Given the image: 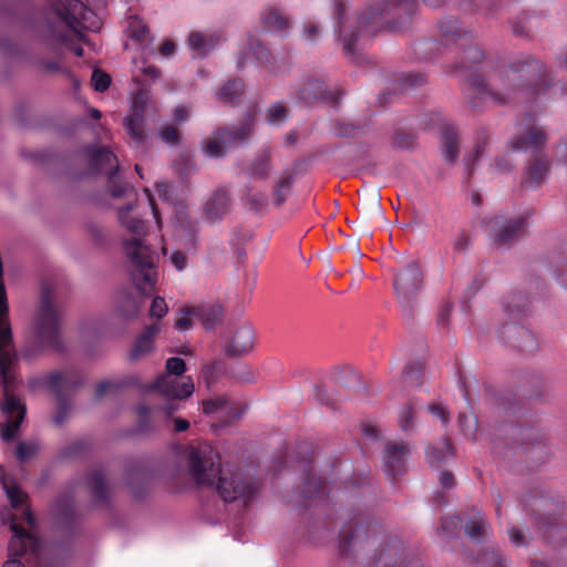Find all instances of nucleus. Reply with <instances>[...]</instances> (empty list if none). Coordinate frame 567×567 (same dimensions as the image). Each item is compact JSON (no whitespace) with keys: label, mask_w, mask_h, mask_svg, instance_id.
<instances>
[{"label":"nucleus","mask_w":567,"mask_h":567,"mask_svg":"<svg viewBox=\"0 0 567 567\" xmlns=\"http://www.w3.org/2000/svg\"><path fill=\"white\" fill-rule=\"evenodd\" d=\"M467 84L466 97L472 109H478L487 101L505 105L518 92H526L528 96H545L547 100L567 94L566 84L551 82L543 62L529 55L513 61L488 83L482 75L471 73Z\"/></svg>","instance_id":"1"},{"label":"nucleus","mask_w":567,"mask_h":567,"mask_svg":"<svg viewBox=\"0 0 567 567\" xmlns=\"http://www.w3.org/2000/svg\"><path fill=\"white\" fill-rule=\"evenodd\" d=\"M424 4L437 8L444 0H422ZM417 10V0H380L367 4L357 18V30L348 32L344 28V1L336 0L334 16L343 53L350 60L357 59L355 44L360 37L375 35L381 31H399L408 27Z\"/></svg>","instance_id":"2"},{"label":"nucleus","mask_w":567,"mask_h":567,"mask_svg":"<svg viewBox=\"0 0 567 567\" xmlns=\"http://www.w3.org/2000/svg\"><path fill=\"white\" fill-rule=\"evenodd\" d=\"M101 25L97 14L81 0H50L33 28L43 40L64 44L76 56H82L84 51L80 43L86 41L83 31L96 32Z\"/></svg>","instance_id":"3"},{"label":"nucleus","mask_w":567,"mask_h":567,"mask_svg":"<svg viewBox=\"0 0 567 567\" xmlns=\"http://www.w3.org/2000/svg\"><path fill=\"white\" fill-rule=\"evenodd\" d=\"M188 474L199 486H215L225 503H249L258 493V484L239 472L220 465V457L209 445L190 446L187 454Z\"/></svg>","instance_id":"4"},{"label":"nucleus","mask_w":567,"mask_h":567,"mask_svg":"<svg viewBox=\"0 0 567 567\" xmlns=\"http://www.w3.org/2000/svg\"><path fill=\"white\" fill-rule=\"evenodd\" d=\"M132 204L118 209L121 224L131 233L132 238L123 241L124 252L130 261L131 277L135 288L142 295L152 292L156 285L155 251L145 244L146 225L142 219L130 216Z\"/></svg>","instance_id":"5"},{"label":"nucleus","mask_w":567,"mask_h":567,"mask_svg":"<svg viewBox=\"0 0 567 567\" xmlns=\"http://www.w3.org/2000/svg\"><path fill=\"white\" fill-rule=\"evenodd\" d=\"M547 141L546 132L535 124L534 115L525 114L518 124L517 135L511 141L513 151H530L532 158L528 161L525 171L524 185L527 188L536 189L546 179L550 163L547 154L544 152V145Z\"/></svg>","instance_id":"6"},{"label":"nucleus","mask_w":567,"mask_h":567,"mask_svg":"<svg viewBox=\"0 0 567 567\" xmlns=\"http://www.w3.org/2000/svg\"><path fill=\"white\" fill-rule=\"evenodd\" d=\"M166 372L158 374L154 381L144 383L137 375H130L127 384L136 385L142 392H155L166 400H185L194 392V382L190 377L181 379L186 371L183 359L172 357L166 360Z\"/></svg>","instance_id":"7"},{"label":"nucleus","mask_w":567,"mask_h":567,"mask_svg":"<svg viewBox=\"0 0 567 567\" xmlns=\"http://www.w3.org/2000/svg\"><path fill=\"white\" fill-rule=\"evenodd\" d=\"M439 30L445 45H456L465 54L455 66L456 70H467L471 64L478 63L484 58L483 50L474 43L473 32L455 18H444L439 22Z\"/></svg>","instance_id":"8"},{"label":"nucleus","mask_w":567,"mask_h":567,"mask_svg":"<svg viewBox=\"0 0 567 567\" xmlns=\"http://www.w3.org/2000/svg\"><path fill=\"white\" fill-rule=\"evenodd\" d=\"M53 292L51 288L44 285L41 289V302L34 323V330L38 341L52 349H61V311L55 307L52 300Z\"/></svg>","instance_id":"9"},{"label":"nucleus","mask_w":567,"mask_h":567,"mask_svg":"<svg viewBox=\"0 0 567 567\" xmlns=\"http://www.w3.org/2000/svg\"><path fill=\"white\" fill-rule=\"evenodd\" d=\"M526 503L536 515V522L544 539L554 546L565 544L567 542V525L560 518V505L543 496L528 498Z\"/></svg>","instance_id":"10"},{"label":"nucleus","mask_w":567,"mask_h":567,"mask_svg":"<svg viewBox=\"0 0 567 567\" xmlns=\"http://www.w3.org/2000/svg\"><path fill=\"white\" fill-rule=\"evenodd\" d=\"M85 154L92 174L107 175L110 194L115 198L127 196L132 188L118 174L117 157L107 147L94 145L86 146Z\"/></svg>","instance_id":"11"},{"label":"nucleus","mask_w":567,"mask_h":567,"mask_svg":"<svg viewBox=\"0 0 567 567\" xmlns=\"http://www.w3.org/2000/svg\"><path fill=\"white\" fill-rule=\"evenodd\" d=\"M297 463L302 471V484L298 489L300 498L305 505L310 499H322L327 493V483L321 477L312 474L311 462L313 458V451L310 444L301 443L297 447Z\"/></svg>","instance_id":"12"},{"label":"nucleus","mask_w":567,"mask_h":567,"mask_svg":"<svg viewBox=\"0 0 567 567\" xmlns=\"http://www.w3.org/2000/svg\"><path fill=\"white\" fill-rule=\"evenodd\" d=\"M82 384L81 375L75 371L54 372L48 378V385L58 401L54 423L61 425L68 417L71 405L68 393L74 392Z\"/></svg>","instance_id":"13"},{"label":"nucleus","mask_w":567,"mask_h":567,"mask_svg":"<svg viewBox=\"0 0 567 567\" xmlns=\"http://www.w3.org/2000/svg\"><path fill=\"white\" fill-rule=\"evenodd\" d=\"M2 520L10 524V529L13 533L8 546L10 556L18 558L29 553L35 559L39 558L42 548L40 538L24 529L17 522L14 514H3Z\"/></svg>","instance_id":"14"},{"label":"nucleus","mask_w":567,"mask_h":567,"mask_svg":"<svg viewBox=\"0 0 567 567\" xmlns=\"http://www.w3.org/2000/svg\"><path fill=\"white\" fill-rule=\"evenodd\" d=\"M378 526L372 522L354 520L346 524L340 532L339 554L350 556L358 549L365 548L370 543V534H375Z\"/></svg>","instance_id":"15"},{"label":"nucleus","mask_w":567,"mask_h":567,"mask_svg":"<svg viewBox=\"0 0 567 567\" xmlns=\"http://www.w3.org/2000/svg\"><path fill=\"white\" fill-rule=\"evenodd\" d=\"M295 94L299 101L306 104H311L317 101L338 104L343 96V91L339 89L328 90L322 80L308 78L298 84Z\"/></svg>","instance_id":"16"},{"label":"nucleus","mask_w":567,"mask_h":567,"mask_svg":"<svg viewBox=\"0 0 567 567\" xmlns=\"http://www.w3.org/2000/svg\"><path fill=\"white\" fill-rule=\"evenodd\" d=\"M411 453L410 446L403 441H389L383 450V470L389 480L395 482L406 473V461Z\"/></svg>","instance_id":"17"},{"label":"nucleus","mask_w":567,"mask_h":567,"mask_svg":"<svg viewBox=\"0 0 567 567\" xmlns=\"http://www.w3.org/2000/svg\"><path fill=\"white\" fill-rule=\"evenodd\" d=\"M529 215L519 216L514 219H506L503 216H495L487 221L493 239L497 245H508L525 234Z\"/></svg>","instance_id":"18"},{"label":"nucleus","mask_w":567,"mask_h":567,"mask_svg":"<svg viewBox=\"0 0 567 567\" xmlns=\"http://www.w3.org/2000/svg\"><path fill=\"white\" fill-rule=\"evenodd\" d=\"M422 284V272L416 262H410L394 277V290L400 303L406 308L417 293Z\"/></svg>","instance_id":"19"},{"label":"nucleus","mask_w":567,"mask_h":567,"mask_svg":"<svg viewBox=\"0 0 567 567\" xmlns=\"http://www.w3.org/2000/svg\"><path fill=\"white\" fill-rule=\"evenodd\" d=\"M145 111V101L143 100L141 94L136 95L133 100L130 114L125 118V128L127 134L137 145L143 144L146 137L144 128Z\"/></svg>","instance_id":"20"},{"label":"nucleus","mask_w":567,"mask_h":567,"mask_svg":"<svg viewBox=\"0 0 567 567\" xmlns=\"http://www.w3.org/2000/svg\"><path fill=\"white\" fill-rule=\"evenodd\" d=\"M501 338L522 351H532L536 347L535 338L525 327L509 322L502 327Z\"/></svg>","instance_id":"21"},{"label":"nucleus","mask_w":567,"mask_h":567,"mask_svg":"<svg viewBox=\"0 0 567 567\" xmlns=\"http://www.w3.org/2000/svg\"><path fill=\"white\" fill-rule=\"evenodd\" d=\"M255 341V332L251 326L244 324L239 327L230 341L226 344V354L230 358L240 357L248 353Z\"/></svg>","instance_id":"22"},{"label":"nucleus","mask_w":567,"mask_h":567,"mask_svg":"<svg viewBox=\"0 0 567 567\" xmlns=\"http://www.w3.org/2000/svg\"><path fill=\"white\" fill-rule=\"evenodd\" d=\"M271 169V150L270 147H264L257 153L256 157L245 166L244 173L251 179L266 181L270 176Z\"/></svg>","instance_id":"23"},{"label":"nucleus","mask_w":567,"mask_h":567,"mask_svg":"<svg viewBox=\"0 0 567 567\" xmlns=\"http://www.w3.org/2000/svg\"><path fill=\"white\" fill-rule=\"evenodd\" d=\"M252 123L246 121L239 125L225 126L217 130V138L228 150L246 142L252 134Z\"/></svg>","instance_id":"24"},{"label":"nucleus","mask_w":567,"mask_h":567,"mask_svg":"<svg viewBox=\"0 0 567 567\" xmlns=\"http://www.w3.org/2000/svg\"><path fill=\"white\" fill-rule=\"evenodd\" d=\"M442 154L444 159L454 164L460 154V136L456 127L452 124H443L441 127Z\"/></svg>","instance_id":"25"},{"label":"nucleus","mask_w":567,"mask_h":567,"mask_svg":"<svg viewBox=\"0 0 567 567\" xmlns=\"http://www.w3.org/2000/svg\"><path fill=\"white\" fill-rule=\"evenodd\" d=\"M230 197L225 189H217L205 204V215L210 221L219 220L229 209Z\"/></svg>","instance_id":"26"},{"label":"nucleus","mask_w":567,"mask_h":567,"mask_svg":"<svg viewBox=\"0 0 567 567\" xmlns=\"http://www.w3.org/2000/svg\"><path fill=\"white\" fill-rule=\"evenodd\" d=\"M158 323H152L137 337L130 352L131 360L135 361L150 353L154 348V338L159 332Z\"/></svg>","instance_id":"27"},{"label":"nucleus","mask_w":567,"mask_h":567,"mask_svg":"<svg viewBox=\"0 0 567 567\" xmlns=\"http://www.w3.org/2000/svg\"><path fill=\"white\" fill-rule=\"evenodd\" d=\"M203 412L205 414L219 413L225 414L226 419L220 417V427L226 426L233 420L238 419L240 416L239 410L235 406L229 405L228 401L224 398H216L212 400H206L203 402Z\"/></svg>","instance_id":"28"},{"label":"nucleus","mask_w":567,"mask_h":567,"mask_svg":"<svg viewBox=\"0 0 567 567\" xmlns=\"http://www.w3.org/2000/svg\"><path fill=\"white\" fill-rule=\"evenodd\" d=\"M260 23L268 31L286 32L289 27V19L276 7H267L260 13Z\"/></svg>","instance_id":"29"},{"label":"nucleus","mask_w":567,"mask_h":567,"mask_svg":"<svg viewBox=\"0 0 567 567\" xmlns=\"http://www.w3.org/2000/svg\"><path fill=\"white\" fill-rule=\"evenodd\" d=\"M187 312L192 315L193 318L200 320L206 329H212L220 320L223 309L220 305H209L197 308H188Z\"/></svg>","instance_id":"30"},{"label":"nucleus","mask_w":567,"mask_h":567,"mask_svg":"<svg viewBox=\"0 0 567 567\" xmlns=\"http://www.w3.org/2000/svg\"><path fill=\"white\" fill-rule=\"evenodd\" d=\"M90 493L97 504H106L109 501V487L102 470H93L89 476Z\"/></svg>","instance_id":"31"},{"label":"nucleus","mask_w":567,"mask_h":567,"mask_svg":"<svg viewBox=\"0 0 567 567\" xmlns=\"http://www.w3.org/2000/svg\"><path fill=\"white\" fill-rule=\"evenodd\" d=\"M219 42V37L215 33L192 32L188 37L189 47L200 56L206 55Z\"/></svg>","instance_id":"32"},{"label":"nucleus","mask_w":567,"mask_h":567,"mask_svg":"<svg viewBox=\"0 0 567 567\" xmlns=\"http://www.w3.org/2000/svg\"><path fill=\"white\" fill-rule=\"evenodd\" d=\"M489 525L484 515L476 511L465 525V534L475 543H481L485 539Z\"/></svg>","instance_id":"33"},{"label":"nucleus","mask_w":567,"mask_h":567,"mask_svg":"<svg viewBox=\"0 0 567 567\" xmlns=\"http://www.w3.org/2000/svg\"><path fill=\"white\" fill-rule=\"evenodd\" d=\"M453 446L450 439L444 437L437 446L426 450V460L432 467H440L450 456H453Z\"/></svg>","instance_id":"34"},{"label":"nucleus","mask_w":567,"mask_h":567,"mask_svg":"<svg viewBox=\"0 0 567 567\" xmlns=\"http://www.w3.org/2000/svg\"><path fill=\"white\" fill-rule=\"evenodd\" d=\"M127 34L131 39L135 40L141 47H147L152 42L150 29L137 17L131 18L127 27Z\"/></svg>","instance_id":"35"},{"label":"nucleus","mask_w":567,"mask_h":567,"mask_svg":"<svg viewBox=\"0 0 567 567\" xmlns=\"http://www.w3.org/2000/svg\"><path fill=\"white\" fill-rule=\"evenodd\" d=\"M244 92V82L235 79L226 82L217 92V97L221 103L235 102Z\"/></svg>","instance_id":"36"},{"label":"nucleus","mask_w":567,"mask_h":567,"mask_svg":"<svg viewBox=\"0 0 567 567\" xmlns=\"http://www.w3.org/2000/svg\"><path fill=\"white\" fill-rule=\"evenodd\" d=\"M487 138V131L485 128H480L476 133L475 145L466 158V168L470 175L473 173L474 164L481 158L485 151Z\"/></svg>","instance_id":"37"},{"label":"nucleus","mask_w":567,"mask_h":567,"mask_svg":"<svg viewBox=\"0 0 567 567\" xmlns=\"http://www.w3.org/2000/svg\"><path fill=\"white\" fill-rule=\"evenodd\" d=\"M0 483L10 501L11 507L18 509L24 503L27 495L20 489V487L13 483H9L7 477L1 474Z\"/></svg>","instance_id":"38"},{"label":"nucleus","mask_w":567,"mask_h":567,"mask_svg":"<svg viewBox=\"0 0 567 567\" xmlns=\"http://www.w3.org/2000/svg\"><path fill=\"white\" fill-rule=\"evenodd\" d=\"M477 564L486 567H506L505 559L495 549L481 553L475 559Z\"/></svg>","instance_id":"39"},{"label":"nucleus","mask_w":567,"mask_h":567,"mask_svg":"<svg viewBox=\"0 0 567 567\" xmlns=\"http://www.w3.org/2000/svg\"><path fill=\"white\" fill-rule=\"evenodd\" d=\"M526 307L527 298L520 292L508 296L504 301V309L509 315L523 312Z\"/></svg>","instance_id":"40"},{"label":"nucleus","mask_w":567,"mask_h":567,"mask_svg":"<svg viewBox=\"0 0 567 567\" xmlns=\"http://www.w3.org/2000/svg\"><path fill=\"white\" fill-rule=\"evenodd\" d=\"M362 131L363 127L361 125H355L343 121L336 122L333 127L334 135L343 138L357 137L359 134L362 133Z\"/></svg>","instance_id":"41"},{"label":"nucleus","mask_w":567,"mask_h":567,"mask_svg":"<svg viewBox=\"0 0 567 567\" xmlns=\"http://www.w3.org/2000/svg\"><path fill=\"white\" fill-rule=\"evenodd\" d=\"M55 511L65 523H72L74 520L73 503L69 497H59L55 502Z\"/></svg>","instance_id":"42"},{"label":"nucleus","mask_w":567,"mask_h":567,"mask_svg":"<svg viewBox=\"0 0 567 567\" xmlns=\"http://www.w3.org/2000/svg\"><path fill=\"white\" fill-rule=\"evenodd\" d=\"M130 377L125 378L124 380L120 381H109L104 380L96 384L95 386V399L103 398L106 393L113 392L122 386H130V388H136V385H130L127 384V379Z\"/></svg>","instance_id":"43"},{"label":"nucleus","mask_w":567,"mask_h":567,"mask_svg":"<svg viewBox=\"0 0 567 567\" xmlns=\"http://www.w3.org/2000/svg\"><path fill=\"white\" fill-rule=\"evenodd\" d=\"M513 432L515 434L519 433L524 445H526V444L534 445V444L538 443L540 440L539 430L535 426H526V427L513 426Z\"/></svg>","instance_id":"44"},{"label":"nucleus","mask_w":567,"mask_h":567,"mask_svg":"<svg viewBox=\"0 0 567 567\" xmlns=\"http://www.w3.org/2000/svg\"><path fill=\"white\" fill-rule=\"evenodd\" d=\"M204 152L207 156H210V157H221L226 154L227 148L217 138V131L214 133L213 138L207 140L204 143Z\"/></svg>","instance_id":"45"},{"label":"nucleus","mask_w":567,"mask_h":567,"mask_svg":"<svg viewBox=\"0 0 567 567\" xmlns=\"http://www.w3.org/2000/svg\"><path fill=\"white\" fill-rule=\"evenodd\" d=\"M159 138L172 146L179 144L182 134L174 125H165L158 131Z\"/></svg>","instance_id":"46"},{"label":"nucleus","mask_w":567,"mask_h":567,"mask_svg":"<svg viewBox=\"0 0 567 567\" xmlns=\"http://www.w3.org/2000/svg\"><path fill=\"white\" fill-rule=\"evenodd\" d=\"M415 136L409 132H396L391 140L392 147L401 150H411L414 146Z\"/></svg>","instance_id":"47"},{"label":"nucleus","mask_w":567,"mask_h":567,"mask_svg":"<svg viewBox=\"0 0 567 567\" xmlns=\"http://www.w3.org/2000/svg\"><path fill=\"white\" fill-rule=\"evenodd\" d=\"M91 81L94 90L97 92H104L111 85L110 75L99 69L93 70Z\"/></svg>","instance_id":"48"},{"label":"nucleus","mask_w":567,"mask_h":567,"mask_svg":"<svg viewBox=\"0 0 567 567\" xmlns=\"http://www.w3.org/2000/svg\"><path fill=\"white\" fill-rule=\"evenodd\" d=\"M90 447V442L86 439H80L66 446L63 451L64 457H78L84 454Z\"/></svg>","instance_id":"49"},{"label":"nucleus","mask_w":567,"mask_h":567,"mask_svg":"<svg viewBox=\"0 0 567 567\" xmlns=\"http://www.w3.org/2000/svg\"><path fill=\"white\" fill-rule=\"evenodd\" d=\"M250 50L255 58L264 64H270L272 56L268 48H266L264 44H261L259 41H251L249 43Z\"/></svg>","instance_id":"50"},{"label":"nucleus","mask_w":567,"mask_h":567,"mask_svg":"<svg viewBox=\"0 0 567 567\" xmlns=\"http://www.w3.org/2000/svg\"><path fill=\"white\" fill-rule=\"evenodd\" d=\"M246 199L249 208L256 213L267 206V195L264 193H252L249 190L246 195Z\"/></svg>","instance_id":"51"},{"label":"nucleus","mask_w":567,"mask_h":567,"mask_svg":"<svg viewBox=\"0 0 567 567\" xmlns=\"http://www.w3.org/2000/svg\"><path fill=\"white\" fill-rule=\"evenodd\" d=\"M150 408L144 404L136 406V413L138 416L136 429L138 432H147L151 429Z\"/></svg>","instance_id":"52"},{"label":"nucleus","mask_w":567,"mask_h":567,"mask_svg":"<svg viewBox=\"0 0 567 567\" xmlns=\"http://www.w3.org/2000/svg\"><path fill=\"white\" fill-rule=\"evenodd\" d=\"M287 115V109L280 104L276 103L271 105L267 112V121L270 124H278L285 121Z\"/></svg>","instance_id":"53"},{"label":"nucleus","mask_w":567,"mask_h":567,"mask_svg":"<svg viewBox=\"0 0 567 567\" xmlns=\"http://www.w3.org/2000/svg\"><path fill=\"white\" fill-rule=\"evenodd\" d=\"M462 524V519L458 516L445 517L441 520L440 530L446 535H453Z\"/></svg>","instance_id":"54"},{"label":"nucleus","mask_w":567,"mask_h":567,"mask_svg":"<svg viewBox=\"0 0 567 567\" xmlns=\"http://www.w3.org/2000/svg\"><path fill=\"white\" fill-rule=\"evenodd\" d=\"M414 411L412 406H404L399 416V424L402 431L408 432L413 427Z\"/></svg>","instance_id":"55"},{"label":"nucleus","mask_w":567,"mask_h":567,"mask_svg":"<svg viewBox=\"0 0 567 567\" xmlns=\"http://www.w3.org/2000/svg\"><path fill=\"white\" fill-rule=\"evenodd\" d=\"M499 3L501 0H486L476 4V8L470 11L474 13L480 12L485 16H495L498 11Z\"/></svg>","instance_id":"56"},{"label":"nucleus","mask_w":567,"mask_h":567,"mask_svg":"<svg viewBox=\"0 0 567 567\" xmlns=\"http://www.w3.org/2000/svg\"><path fill=\"white\" fill-rule=\"evenodd\" d=\"M167 312V305L162 297H155L150 308V316L156 319L163 318Z\"/></svg>","instance_id":"57"},{"label":"nucleus","mask_w":567,"mask_h":567,"mask_svg":"<svg viewBox=\"0 0 567 567\" xmlns=\"http://www.w3.org/2000/svg\"><path fill=\"white\" fill-rule=\"evenodd\" d=\"M426 78L420 73H408L401 78V85L404 87H415L424 84Z\"/></svg>","instance_id":"58"},{"label":"nucleus","mask_w":567,"mask_h":567,"mask_svg":"<svg viewBox=\"0 0 567 567\" xmlns=\"http://www.w3.org/2000/svg\"><path fill=\"white\" fill-rule=\"evenodd\" d=\"M315 399L320 404L327 405L332 410H336V400L331 398L330 393L320 386L315 388Z\"/></svg>","instance_id":"59"},{"label":"nucleus","mask_w":567,"mask_h":567,"mask_svg":"<svg viewBox=\"0 0 567 567\" xmlns=\"http://www.w3.org/2000/svg\"><path fill=\"white\" fill-rule=\"evenodd\" d=\"M457 421L465 435H472L476 431V422L470 415L461 413Z\"/></svg>","instance_id":"60"},{"label":"nucleus","mask_w":567,"mask_h":567,"mask_svg":"<svg viewBox=\"0 0 567 567\" xmlns=\"http://www.w3.org/2000/svg\"><path fill=\"white\" fill-rule=\"evenodd\" d=\"M422 372V364L420 362L413 361L409 362L404 368V374L406 379L411 381H419Z\"/></svg>","instance_id":"61"},{"label":"nucleus","mask_w":567,"mask_h":567,"mask_svg":"<svg viewBox=\"0 0 567 567\" xmlns=\"http://www.w3.org/2000/svg\"><path fill=\"white\" fill-rule=\"evenodd\" d=\"M470 244H471L470 236L465 231H462L455 238V240L453 243V248L455 251H464L470 247Z\"/></svg>","instance_id":"62"},{"label":"nucleus","mask_w":567,"mask_h":567,"mask_svg":"<svg viewBox=\"0 0 567 567\" xmlns=\"http://www.w3.org/2000/svg\"><path fill=\"white\" fill-rule=\"evenodd\" d=\"M429 411L433 415L437 416L442 421L443 424H446L450 420V414L443 405L431 404V405H429Z\"/></svg>","instance_id":"63"},{"label":"nucleus","mask_w":567,"mask_h":567,"mask_svg":"<svg viewBox=\"0 0 567 567\" xmlns=\"http://www.w3.org/2000/svg\"><path fill=\"white\" fill-rule=\"evenodd\" d=\"M452 312V305L445 302L441 306L439 315H437V323L441 327H445L449 322L450 315Z\"/></svg>","instance_id":"64"}]
</instances>
